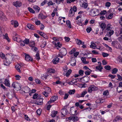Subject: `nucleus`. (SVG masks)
Wrapping results in <instances>:
<instances>
[{"label":"nucleus","instance_id":"1","mask_svg":"<svg viewBox=\"0 0 122 122\" xmlns=\"http://www.w3.org/2000/svg\"><path fill=\"white\" fill-rule=\"evenodd\" d=\"M12 54L11 53L6 54L5 57L4 59V64L6 66H8L13 60Z\"/></svg>","mask_w":122,"mask_h":122},{"label":"nucleus","instance_id":"2","mask_svg":"<svg viewBox=\"0 0 122 122\" xmlns=\"http://www.w3.org/2000/svg\"><path fill=\"white\" fill-rule=\"evenodd\" d=\"M43 100V99L42 98H39V99H37L35 101L34 103L38 105H41L42 103Z\"/></svg>","mask_w":122,"mask_h":122},{"label":"nucleus","instance_id":"3","mask_svg":"<svg viewBox=\"0 0 122 122\" xmlns=\"http://www.w3.org/2000/svg\"><path fill=\"white\" fill-rule=\"evenodd\" d=\"M13 5L16 7H19L21 6L22 4L21 2L19 1H16L13 2Z\"/></svg>","mask_w":122,"mask_h":122},{"label":"nucleus","instance_id":"4","mask_svg":"<svg viewBox=\"0 0 122 122\" xmlns=\"http://www.w3.org/2000/svg\"><path fill=\"white\" fill-rule=\"evenodd\" d=\"M78 118L77 116H71L67 118H66V120L67 121L69 120H70L71 119H73L75 121H76L78 120Z\"/></svg>","mask_w":122,"mask_h":122},{"label":"nucleus","instance_id":"5","mask_svg":"<svg viewBox=\"0 0 122 122\" xmlns=\"http://www.w3.org/2000/svg\"><path fill=\"white\" fill-rule=\"evenodd\" d=\"M60 51L61 54L64 56L66 55L67 54L66 50L65 48H61L60 50Z\"/></svg>","mask_w":122,"mask_h":122},{"label":"nucleus","instance_id":"6","mask_svg":"<svg viewBox=\"0 0 122 122\" xmlns=\"http://www.w3.org/2000/svg\"><path fill=\"white\" fill-rule=\"evenodd\" d=\"M25 59L26 61H32V59L28 54L25 53Z\"/></svg>","mask_w":122,"mask_h":122},{"label":"nucleus","instance_id":"7","mask_svg":"<svg viewBox=\"0 0 122 122\" xmlns=\"http://www.w3.org/2000/svg\"><path fill=\"white\" fill-rule=\"evenodd\" d=\"M12 86L14 88L16 87L17 88L18 90H20V89L21 88L20 86L17 83H13L12 84Z\"/></svg>","mask_w":122,"mask_h":122},{"label":"nucleus","instance_id":"8","mask_svg":"<svg viewBox=\"0 0 122 122\" xmlns=\"http://www.w3.org/2000/svg\"><path fill=\"white\" fill-rule=\"evenodd\" d=\"M1 37L3 39H6L9 42L10 41V40L8 36V34L7 33H6L5 35L1 34Z\"/></svg>","mask_w":122,"mask_h":122},{"label":"nucleus","instance_id":"9","mask_svg":"<svg viewBox=\"0 0 122 122\" xmlns=\"http://www.w3.org/2000/svg\"><path fill=\"white\" fill-rule=\"evenodd\" d=\"M56 98L55 96L52 97L51 98L50 101H48V104H50L52 102L56 101Z\"/></svg>","mask_w":122,"mask_h":122},{"label":"nucleus","instance_id":"10","mask_svg":"<svg viewBox=\"0 0 122 122\" xmlns=\"http://www.w3.org/2000/svg\"><path fill=\"white\" fill-rule=\"evenodd\" d=\"M97 11H93L92 10L91 11V15L92 16H95L97 15H98L97 13L98 12V10H96Z\"/></svg>","mask_w":122,"mask_h":122},{"label":"nucleus","instance_id":"11","mask_svg":"<svg viewBox=\"0 0 122 122\" xmlns=\"http://www.w3.org/2000/svg\"><path fill=\"white\" fill-rule=\"evenodd\" d=\"M0 20L3 21L6 20V18L5 16L4 15L3 13L2 12H0Z\"/></svg>","mask_w":122,"mask_h":122},{"label":"nucleus","instance_id":"12","mask_svg":"<svg viewBox=\"0 0 122 122\" xmlns=\"http://www.w3.org/2000/svg\"><path fill=\"white\" fill-rule=\"evenodd\" d=\"M15 67L19 72H20L21 71L20 68H21V66L19 64H17L16 65Z\"/></svg>","mask_w":122,"mask_h":122},{"label":"nucleus","instance_id":"13","mask_svg":"<svg viewBox=\"0 0 122 122\" xmlns=\"http://www.w3.org/2000/svg\"><path fill=\"white\" fill-rule=\"evenodd\" d=\"M59 58L58 57H56L52 60V62L54 64H56L59 62Z\"/></svg>","mask_w":122,"mask_h":122},{"label":"nucleus","instance_id":"14","mask_svg":"<svg viewBox=\"0 0 122 122\" xmlns=\"http://www.w3.org/2000/svg\"><path fill=\"white\" fill-rule=\"evenodd\" d=\"M27 27L29 28L31 30H34L35 28L34 26L33 25L30 24H28L27 25Z\"/></svg>","mask_w":122,"mask_h":122},{"label":"nucleus","instance_id":"15","mask_svg":"<svg viewBox=\"0 0 122 122\" xmlns=\"http://www.w3.org/2000/svg\"><path fill=\"white\" fill-rule=\"evenodd\" d=\"M76 42L77 44L79 45H80L81 44L83 45L84 44V42H82L81 41L78 39H76Z\"/></svg>","mask_w":122,"mask_h":122},{"label":"nucleus","instance_id":"16","mask_svg":"<svg viewBox=\"0 0 122 122\" xmlns=\"http://www.w3.org/2000/svg\"><path fill=\"white\" fill-rule=\"evenodd\" d=\"M83 79L86 82H88L89 80V77L87 76H85L83 77L80 78V80Z\"/></svg>","mask_w":122,"mask_h":122},{"label":"nucleus","instance_id":"17","mask_svg":"<svg viewBox=\"0 0 122 122\" xmlns=\"http://www.w3.org/2000/svg\"><path fill=\"white\" fill-rule=\"evenodd\" d=\"M70 63L71 65L72 66H75L76 65L75 60L73 59L70 61Z\"/></svg>","mask_w":122,"mask_h":122},{"label":"nucleus","instance_id":"18","mask_svg":"<svg viewBox=\"0 0 122 122\" xmlns=\"http://www.w3.org/2000/svg\"><path fill=\"white\" fill-rule=\"evenodd\" d=\"M4 84L6 86L10 87V84L9 81V80L7 79L5 80L4 81Z\"/></svg>","mask_w":122,"mask_h":122},{"label":"nucleus","instance_id":"19","mask_svg":"<svg viewBox=\"0 0 122 122\" xmlns=\"http://www.w3.org/2000/svg\"><path fill=\"white\" fill-rule=\"evenodd\" d=\"M78 79V78L73 79L71 81H70L69 82H66L67 83H68L69 85H73V84H74V83H77V81L76 80V81L75 82H73V81L75 80H76V79Z\"/></svg>","mask_w":122,"mask_h":122},{"label":"nucleus","instance_id":"20","mask_svg":"<svg viewBox=\"0 0 122 122\" xmlns=\"http://www.w3.org/2000/svg\"><path fill=\"white\" fill-rule=\"evenodd\" d=\"M86 58L82 57L81 58V60L83 63L87 64L89 63V62L86 61Z\"/></svg>","mask_w":122,"mask_h":122},{"label":"nucleus","instance_id":"21","mask_svg":"<svg viewBox=\"0 0 122 122\" xmlns=\"http://www.w3.org/2000/svg\"><path fill=\"white\" fill-rule=\"evenodd\" d=\"M57 112H58L57 111H52L51 114L52 117H55L56 115L57 114Z\"/></svg>","mask_w":122,"mask_h":122},{"label":"nucleus","instance_id":"22","mask_svg":"<svg viewBox=\"0 0 122 122\" xmlns=\"http://www.w3.org/2000/svg\"><path fill=\"white\" fill-rule=\"evenodd\" d=\"M66 110L65 109H62L61 110V114L62 115L65 116L66 115Z\"/></svg>","mask_w":122,"mask_h":122},{"label":"nucleus","instance_id":"23","mask_svg":"<svg viewBox=\"0 0 122 122\" xmlns=\"http://www.w3.org/2000/svg\"><path fill=\"white\" fill-rule=\"evenodd\" d=\"M66 23L67 26L70 28H71V22L69 20H68L66 21Z\"/></svg>","mask_w":122,"mask_h":122},{"label":"nucleus","instance_id":"24","mask_svg":"<svg viewBox=\"0 0 122 122\" xmlns=\"http://www.w3.org/2000/svg\"><path fill=\"white\" fill-rule=\"evenodd\" d=\"M88 6V4L87 3H83L82 4L81 6V7L84 8H87Z\"/></svg>","mask_w":122,"mask_h":122},{"label":"nucleus","instance_id":"25","mask_svg":"<svg viewBox=\"0 0 122 122\" xmlns=\"http://www.w3.org/2000/svg\"><path fill=\"white\" fill-rule=\"evenodd\" d=\"M20 43V46H24L25 45V43L24 41H22L21 40H20L19 41V42Z\"/></svg>","mask_w":122,"mask_h":122},{"label":"nucleus","instance_id":"26","mask_svg":"<svg viewBox=\"0 0 122 122\" xmlns=\"http://www.w3.org/2000/svg\"><path fill=\"white\" fill-rule=\"evenodd\" d=\"M33 9L36 10V11L39 12L40 10V8L38 6H35L33 7Z\"/></svg>","mask_w":122,"mask_h":122},{"label":"nucleus","instance_id":"27","mask_svg":"<svg viewBox=\"0 0 122 122\" xmlns=\"http://www.w3.org/2000/svg\"><path fill=\"white\" fill-rule=\"evenodd\" d=\"M25 90L24 92L26 93H28L30 91V89L28 87H26L25 88Z\"/></svg>","mask_w":122,"mask_h":122},{"label":"nucleus","instance_id":"28","mask_svg":"<svg viewBox=\"0 0 122 122\" xmlns=\"http://www.w3.org/2000/svg\"><path fill=\"white\" fill-rule=\"evenodd\" d=\"M100 26L101 28L103 30L106 27V25L104 23H102L100 25Z\"/></svg>","mask_w":122,"mask_h":122},{"label":"nucleus","instance_id":"29","mask_svg":"<svg viewBox=\"0 0 122 122\" xmlns=\"http://www.w3.org/2000/svg\"><path fill=\"white\" fill-rule=\"evenodd\" d=\"M118 71L117 69L116 68H115L113 69L112 70V73L113 74H116Z\"/></svg>","mask_w":122,"mask_h":122},{"label":"nucleus","instance_id":"30","mask_svg":"<svg viewBox=\"0 0 122 122\" xmlns=\"http://www.w3.org/2000/svg\"><path fill=\"white\" fill-rule=\"evenodd\" d=\"M13 94L11 92L8 94H7V96L8 97V98L9 99H11L13 96Z\"/></svg>","mask_w":122,"mask_h":122},{"label":"nucleus","instance_id":"31","mask_svg":"<svg viewBox=\"0 0 122 122\" xmlns=\"http://www.w3.org/2000/svg\"><path fill=\"white\" fill-rule=\"evenodd\" d=\"M75 89L70 90L68 92V93L70 95L74 94L75 92Z\"/></svg>","mask_w":122,"mask_h":122},{"label":"nucleus","instance_id":"32","mask_svg":"<svg viewBox=\"0 0 122 122\" xmlns=\"http://www.w3.org/2000/svg\"><path fill=\"white\" fill-rule=\"evenodd\" d=\"M38 94L37 93H35L34 94L33 97V98L34 99H38L39 98L38 97Z\"/></svg>","mask_w":122,"mask_h":122},{"label":"nucleus","instance_id":"33","mask_svg":"<svg viewBox=\"0 0 122 122\" xmlns=\"http://www.w3.org/2000/svg\"><path fill=\"white\" fill-rule=\"evenodd\" d=\"M93 42H91L92 44L90 45V47L92 48L93 49H95V47L96 46V45L94 43H93Z\"/></svg>","mask_w":122,"mask_h":122},{"label":"nucleus","instance_id":"34","mask_svg":"<svg viewBox=\"0 0 122 122\" xmlns=\"http://www.w3.org/2000/svg\"><path fill=\"white\" fill-rule=\"evenodd\" d=\"M117 90L118 92H120L122 91V87L118 86L117 88Z\"/></svg>","mask_w":122,"mask_h":122},{"label":"nucleus","instance_id":"35","mask_svg":"<svg viewBox=\"0 0 122 122\" xmlns=\"http://www.w3.org/2000/svg\"><path fill=\"white\" fill-rule=\"evenodd\" d=\"M48 73H54V70L53 69H48Z\"/></svg>","mask_w":122,"mask_h":122},{"label":"nucleus","instance_id":"36","mask_svg":"<svg viewBox=\"0 0 122 122\" xmlns=\"http://www.w3.org/2000/svg\"><path fill=\"white\" fill-rule=\"evenodd\" d=\"M114 31L112 30H111L110 31L107 33V35H109V36H110L114 33Z\"/></svg>","mask_w":122,"mask_h":122},{"label":"nucleus","instance_id":"37","mask_svg":"<svg viewBox=\"0 0 122 122\" xmlns=\"http://www.w3.org/2000/svg\"><path fill=\"white\" fill-rule=\"evenodd\" d=\"M28 9L30 12L32 13H35V11L31 8L29 7L28 8Z\"/></svg>","mask_w":122,"mask_h":122},{"label":"nucleus","instance_id":"38","mask_svg":"<svg viewBox=\"0 0 122 122\" xmlns=\"http://www.w3.org/2000/svg\"><path fill=\"white\" fill-rule=\"evenodd\" d=\"M71 72V69H69L68 71L66 72V76H68Z\"/></svg>","mask_w":122,"mask_h":122},{"label":"nucleus","instance_id":"39","mask_svg":"<svg viewBox=\"0 0 122 122\" xmlns=\"http://www.w3.org/2000/svg\"><path fill=\"white\" fill-rule=\"evenodd\" d=\"M29 45L31 47H34L35 46V43L34 41H30V43Z\"/></svg>","mask_w":122,"mask_h":122},{"label":"nucleus","instance_id":"40","mask_svg":"<svg viewBox=\"0 0 122 122\" xmlns=\"http://www.w3.org/2000/svg\"><path fill=\"white\" fill-rule=\"evenodd\" d=\"M117 76L118 77V79H117L119 81H122V76H120L119 74H117Z\"/></svg>","mask_w":122,"mask_h":122},{"label":"nucleus","instance_id":"41","mask_svg":"<svg viewBox=\"0 0 122 122\" xmlns=\"http://www.w3.org/2000/svg\"><path fill=\"white\" fill-rule=\"evenodd\" d=\"M24 41L25 43V44L27 45L28 44L29 42V40L28 39L26 38Z\"/></svg>","mask_w":122,"mask_h":122},{"label":"nucleus","instance_id":"42","mask_svg":"<svg viewBox=\"0 0 122 122\" xmlns=\"http://www.w3.org/2000/svg\"><path fill=\"white\" fill-rule=\"evenodd\" d=\"M14 24V26L15 27H17L19 25V24L17 20L15 21V22Z\"/></svg>","mask_w":122,"mask_h":122},{"label":"nucleus","instance_id":"43","mask_svg":"<svg viewBox=\"0 0 122 122\" xmlns=\"http://www.w3.org/2000/svg\"><path fill=\"white\" fill-rule=\"evenodd\" d=\"M104 68L108 70H110L111 68L110 66L109 65L105 66L104 67Z\"/></svg>","mask_w":122,"mask_h":122},{"label":"nucleus","instance_id":"44","mask_svg":"<svg viewBox=\"0 0 122 122\" xmlns=\"http://www.w3.org/2000/svg\"><path fill=\"white\" fill-rule=\"evenodd\" d=\"M91 86L92 91L97 90L98 89V88L94 86Z\"/></svg>","mask_w":122,"mask_h":122},{"label":"nucleus","instance_id":"45","mask_svg":"<svg viewBox=\"0 0 122 122\" xmlns=\"http://www.w3.org/2000/svg\"><path fill=\"white\" fill-rule=\"evenodd\" d=\"M36 58L37 60H39L40 59V57L39 54L37 52L36 54Z\"/></svg>","mask_w":122,"mask_h":122},{"label":"nucleus","instance_id":"46","mask_svg":"<svg viewBox=\"0 0 122 122\" xmlns=\"http://www.w3.org/2000/svg\"><path fill=\"white\" fill-rule=\"evenodd\" d=\"M113 14L112 13L110 14L107 17V19H111L113 17Z\"/></svg>","mask_w":122,"mask_h":122},{"label":"nucleus","instance_id":"47","mask_svg":"<svg viewBox=\"0 0 122 122\" xmlns=\"http://www.w3.org/2000/svg\"><path fill=\"white\" fill-rule=\"evenodd\" d=\"M60 42H58L57 44H55V46L56 47H58L59 48H60L61 46V45L60 44Z\"/></svg>","mask_w":122,"mask_h":122},{"label":"nucleus","instance_id":"48","mask_svg":"<svg viewBox=\"0 0 122 122\" xmlns=\"http://www.w3.org/2000/svg\"><path fill=\"white\" fill-rule=\"evenodd\" d=\"M102 55L103 57H105L108 56L109 54L107 53H106L104 52H103L102 53Z\"/></svg>","mask_w":122,"mask_h":122},{"label":"nucleus","instance_id":"49","mask_svg":"<svg viewBox=\"0 0 122 122\" xmlns=\"http://www.w3.org/2000/svg\"><path fill=\"white\" fill-rule=\"evenodd\" d=\"M84 71L82 70H80L79 71V73L80 75L82 76L83 74Z\"/></svg>","mask_w":122,"mask_h":122},{"label":"nucleus","instance_id":"50","mask_svg":"<svg viewBox=\"0 0 122 122\" xmlns=\"http://www.w3.org/2000/svg\"><path fill=\"white\" fill-rule=\"evenodd\" d=\"M76 51V50L74 48L69 52V54L70 55L72 54V53H73L75 52Z\"/></svg>","mask_w":122,"mask_h":122},{"label":"nucleus","instance_id":"51","mask_svg":"<svg viewBox=\"0 0 122 122\" xmlns=\"http://www.w3.org/2000/svg\"><path fill=\"white\" fill-rule=\"evenodd\" d=\"M92 30V28L90 27H89L87 28L86 29V31L87 33H89L90 32V31Z\"/></svg>","mask_w":122,"mask_h":122},{"label":"nucleus","instance_id":"52","mask_svg":"<svg viewBox=\"0 0 122 122\" xmlns=\"http://www.w3.org/2000/svg\"><path fill=\"white\" fill-rule=\"evenodd\" d=\"M87 93V92L86 91H84L82 92V93L81 94V96L80 97H83L84 95Z\"/></svg>","mask_w":122,"mask_h":122},{"label":"nucleus","instance_id":"53","mask_svg":"<svg viewBox=\"0 0 122 122\" xmlns=\"http://www.w3.org/2000/svg\"><path fill=\"white\" fill-rule=\"evenodd\" d=\"M96 68L97 70H99L101 72L102 71V70L103 68L102 67H101V68H100V67H99L97 66H96Z\"/></svg>","mask_w":122,"mask_h":122},{"label":"nucleus","instance_id":"54","mask_svg":"<svg viewBox=\"0 0 122 122\" xmlns=\"http://www.w3.org/2000/svg\"><path fill=\"white\" fill-rule=\"evenodd\" d=\"M5 56L4 54L3 53H1V54H0V57H1L2 59H4L5 57Z\"/></svg>","mask_w":122,"mask_h":122},{"label":"nucleus","instance_id":"55","mask_svg":"<svg viewBox=\"0 0 122 122\" xmlns=\"http://www.w3.org/2000/svg\"><path fill=\"white\" fill-rule=\"evenodd\" d=\"M96 102L97 103H102L103 102L102 101V100H101L100 99H98L97 100Z\"/></svg>","mask_w":122,"mask_h":122},{"label":"nucleus","instance_id":"56","mask_svg":"<svg viewBox=\"0 0 122 122\" xmlns=\"http://www.w3.org/2000/svg\"><path fill=\"white\" fill-rule=\"evenodd\" d=\"M111 3L109 2H107L105 4V6L107 7H108L110 5Z\"/></svg>","mask_w":122,"mask_h":122},{"label":"nucleus","instance_id":"57","mask_svg":"<svg viewBox=\"0 0 122 122\" xmlns=\"http://www.w3.org/2000/svg\"><path fill=\"white\" fill-rule=\"evenodd\" d=\"M106 13V10H103L100 13V14L101 15H104Z\"/></svg>","mask_w":122,"mask_h":122},{"label":"nucleus","instance_id":"58","mask_svg":"<svg viewBox=\"0 0 122 122\" xmlns=\"http://www.w3.org/2000/svg\"><path fill=\"white\" fill-rule=\"evenodd\" d=\"M91 72L92 71H86L85 72V74L86 75H89Z\"/></svg>","mask_w":122,"mask_h":122},{"label":"nucleus","instance_id":"59","mask_svg":"<svg viewBox=\"0 0 122 122\" xmlns=\"http://www.w3.org/2000/svg\"><path fill=\"white\" fill-rule=\"evenodd\" d=\"M36 112L38 115H40L41 113V110L40 109H38L36 111Z\"/></svg>","mask_w":122,"mask_h":122},{"label":"nucleus","instance_id":"60","mask_svg":"<svg viewBox=\"0 0 122 122\" xmlns=\"http://www.w3.org/2000/svg\"><path fill=\"white\" fill-rule=\"evenodd\" d=\"M64 38L65 40L67 42H68L70 40V38L68 37H64Z\"/></svg>","mask_w":122,"mask_h":122},{"label":"nucleus","instance_id":"61","mask_svg":"<svg viewBox=\"0 0 122 122\" xmlns=\"http://www.w3.org/2000/svg\"><path fill=\"white\" fill-rule=\"evenodd\" d=\"M37 32L40 35L42 36L44 34V33L43 32L40 31L39 30H37Z\"/></svg>","mask_w":122,"mask_h":122},{"label":"nucleus","instance_id":"62","mask_svg":"<svg viewBox=\"0 0 122 122\" xmlns=\"http://www.w3.org/2000/svg\"><path fill=\"white\" fill-rule=\"evenodd\" d=\"M35 81L37 83L40 84L41 83V81L38 79H35Z\"/></svg>","mask_w":122,"mask_h":122},{"label":"nucleus","instance_id":"63","mask_svg":"<svg viewBox=\"0 0 122 122\" xmlns=\"http://www.w3.org/2000/svg\"><path fill=\"white\" fill-rule=\"evenodd\" d=\"M92 91V88L91 86H90L88 88V92H90Z\"/></svg>","mask_w":122,"mask_h":122},{"label":"nucleus","instance_id":"64","mask_svg":"<svg viewBox=\"0 0 122 122\" xmlns=\"http://www.w3.org/2000/svg\"><path fill=\"white\" fill-rule=\"evenodd\" d=\"M120 20L119 21V23L121 25H122V16L120 18Z\"/></svg>","mask_w":122,"mask_h":122}]
</instances>
